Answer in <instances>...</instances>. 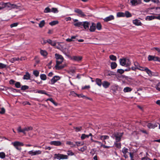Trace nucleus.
Returning <instances> with one entry per match:
<instances>
[{"label": "nucleus", "mask_w": 160, "mask_h": 160, "mask_svg": "<svg viewBox=\"0 0 160 160\" xmlns=\"http://www.w3.org/2000/svg\"><path fill=\"white\" fill-rule=\"evenodd\" d=\"M55 58L56 59V64L55 66V69L57 70H60L64 68L65 66V65H61L64 60L63 57L61 55L56 53L55 54Z\"/></svg>", "instance_id": "obj_1"}, {"label": "nucleus", "mask_w": 160, "mask_h": 160, "mask_svg": "<svg viewBox=\"0 0 160 160\" xmlns=\"http://www.w3.org/2000/svg\"><path fill=\"white\" fill-rule=\"evenodd\" d=\"M123 134V132H114L111 136V137L112 138L115 139L116 142H118L121 141V138Z\"/></svg>", "instance_id": "obj_2"}, {"label": "nucleus", "mask_w": 160, "mask_h": 160, "mask_svg": "<svg viewBox=\"0 0 160 160\" xmlns=\"http://www.w3.org/2000/svg\"><path fill=\"white\" fill-rule=\"evenodd\" d=\"M119 62L122 66H129L131 64L130 60L127 58H120L119 59Z\"/></svg>", "instance_id": "obj_3"}, {"label": "nucleus", "mask_w": 160, "mask_h": 160, "mask_svg": "<svg viewBox=\"0 0 160 160\" xmlns=\"http://www.w3.org/2000/svg\"><path fill=\"white\" fill-rule=\"evenodd\" d=\"M33 128L31 126L25 127L23 129H22L21 127H19L17 129V131L18 132H22L24 134H26V132H28L29 131L32 130Z\"/></svg>", "instance_id": "obj_4"}, {"label": "nucleus", "mask_w": 160, "mask_h": 160, "mask_svg": "<svg viewBox=\"0 0 160 160\" xmlns=\"http://www.w3.org/2000/svg\"><path fill=\"white\" fill-rule=\"evenodd\" d=\"M11 144L13 145L17 150H21V148L19 147L22 146L24 145L22 142L19 141H15L12 142Z\"/></svg>", "instance_id": "obj_5"}, {"label": "nucleus", "mask_w": 160, "mask_h": 160, "mask_svg": "<svg viewBox=\"0 0 160 160\" xmlns=\"http://www.w3.org/2000/svg\"><path fill=\"white\" fill-rule=\"evenodd\" d=\"M54 158L58 159H68V156L66 155H64L61 154H55L54 155Z\"/></svg>", "instance_id": "obj_6"}, {"label": "nucleus", "mask_w": 160, "mask_h": 160, "mask_svg": "<svg viewBox=\"0 0 160 160\" xmlns=\"http://www.w3.org/2000/svg\"><path fill=\"white\" fill-rule=\"evenodd\" d=\"M17 6L14 4H11L10 2H2V9H3L5 8H11L13 7V8H15Z\"/></svg>", "instance_id": "obj_7"}, {"label": "nucleus", "mask_w": 160, "mask_h": 160, "mask_svg": "<svg viewBox=\"0 0 160 160\" xmlns=\"http://www.w3.org/2000/svg\"><path fill=\"white\" fill-rule=\"evenodd\" d=\"M74 11L76 13L78 14V16L81 17H84L86 16V15L82 10L77 8L74 9Z\"/></svg>", "instance_id": "obj_8"}, {"label": "nucleus", "mask_w": 160, "mask_h": 160, "mask_svg": "<svg viewBox=\"0 0 160 160\" xmlns=\"http://www.w3.org/2000/svg\"><path fill=\"white\" fill-rule=\"evenodd\" d=\"M42 151L40 150L34 151L33 150H31L28 152V153L31 155V156H35L41 154Z\"/></svg>", "instance_id": "obj_9"}, {"label": "nucleus", "mask_w": 160, "mask_h": 160, "mask_svg": "<svg viewBox=\"0 0 160 160\" xmlns=\"http://www.w3.org/2000/svg\"><path fill=\"white\" fill-rule=\"evenodd\" d=\"M145 72L148 74V76L150 77L152 76H157L158 75V73L152 72L148 68H147Z\"/></svg>", "instance_id": "obj_10"}, {"label": "nucleus", "mask_w": 160, "mask_h": 160, "mask_svg": "<svg viewBox=\"0 0 160 160\" xmlns=\"http://www.w3.org/2000/svg\"><path fill=\"white\" fill-rule=\"evenodd\" d=\"M130 151V150L125 147H124L122 149V151L124 157L125 158H128V155L130 152H129Z\"/></svg>", "instance_id": "obj_11"}, {"label": "nucleus", "mask_w": 160, "mask_h": 160, "mask_svg": "<svg viewBox=\"0 0 160 160\" xmlns=\"http://www.w3.org/2000/svg\"><path fill=\"white\" fill-rule=\"evenodd\" d=\"M60 79V77L58 76H55L51 80L49 83L51 84H53L58 81Z\"/></svg>", "instance_id": "obj_12"}, {"label": "nucleus", "mask_w": 160, "mask_h": 160, "mask_svg": "<svg viewBox=\"0 0 160 160\" xmlns=\"http://www.w3.org/2000/svg\"><path fill=\"white\" fill-rule=\"evenodd\" d=\"M154 19H157L160 20V14L157 16H148L146 17L145 18L146 20L150 21Z\"/></svg>", "instance_id": "obj_13"}, {"label": "nucleus", "mask_w": 160, "mask_h": 160, "mask_svg": "<svg viewBox=\"0 0 160 160\" xmlns=\"http://www.w3.org/2000/svg\"><path fill=\"white\" fill-rule=\"evenodd\" d=\"M130 2L133 6H136L142 3L141 0H130Z\"/></svg>", "instance_id": "obj_14"}, {"label": "nucleus", "mask_w": 160, "mask_h": 160, "mask_svg": "<svg viewBox=\"0 0 160 160\" xmlns=\"http://www.w3.org/2000/svg\"><path fill=\"white\" fill-rule=\"evenodd\" d=\"M147 127L150 129L152 128L154 129L156 127H158V123H148L147 125Z\"/></svg>", "instance_id": "obj_15"}, {"label": "nucleus", "mask_w": 160, "mask_h": 160, "mask_svg": "<svg viewBox=\"0 0 160 160\" xmlns=\"http://www.w3.org/2000/svg\"><path fill=\"white\" fill-rule=\"evenodd\" d=\"M102 85L105 89L108 88L110 85V83L107 81H104L102 82Z\"/></svg>", "instance_id": "obj_16"}, {"label": "nucleus", "mask_w": 160, "mask_h": 160, "mask_svg": "<svg viewBox=\"0 0 160 160\" xmlns=\"http://www.w3.org/2000/svg\"><path fill=\"white\" fill-rule=\"evenodd\" d=\"M89 23L88 22L85 21L82 22V26H83L84 28L86 30L89 29Z\"/></svg>", "instance_id": "obj_17"}, {"label": "nucleus", "mask_w": 160, "mask_h": 160, "mask_svg": "<svg viewBox=\"0 0 160 160\" xmlns=\"http://www.w3.org/2000/svg\"><path fill=\"white\" fill-rule=\"evenodd\" d=\"M148 60L149 61H157L158 60V57H156L154 56L149 55L148 57Z\"/></svg>", "instance_id": "obj_18"}, {"label": "nucleus", "mask_w": 160, "mask_h": 160, "mask_svg": "<svg viewBox=\"0 0 160 160\" xmlns=\"http://www.w3.org/2000/svg\"><path fill=\"white\" fill-rule=\"evenodd\" d=\"M114 18L113 15H110L108 17H107L104 19H103V20L104 22H108L109 21L113 20L114 19Z\"/></svg>", "instance_id": "obj_19"}, {"label": "nucleus", "mask_w": 160, "mask_h": 160, "mask_svg": "<svg viewBox=\"0 0 160 160\" xmlns=\"http://www.w3.org/2000/svg\"><path fill=\"white\" fill-rule=\"evenodd\" d=\"M50 144L52 145L56 146H59L61 145L62 143L59 141H52L50 142Z\"/></svg>", "instance_id": "obj_20"}, {"label": "nucleus", "mask_w": 160, "mask_h": 160, "mask_svg": "<svg viewBox=\"0 0 160 160\" xmlns=\"http://www.w3.org/2000/svg\"><path fill=\"white\" fill-rule=\"evenodd\" d=\"M89 136H92V133H90L89 135H86L85 134H82L81 135V140H83L86 138H88Z\"/></svg>", "instance_id": "obj_21"}, {"label": "nucleus", "mask_w": 160, "mask_h": 160, "mask_svg": "<svg viewBox=\"0 0 160 160\" xmlns=\"http://www.w3.org/2000/svg\"><path fill=\"white\" fill-rule=\"evenodd\" d=\"M133 23L136 26H141L142 23L140 20L136 19L133 21Z\"/></svg>", "instance_id": "obj_22"}, {"label": "nucleus", "mask_w": 160, "mask_h": 160, "mask_svg": "<svg viewBox=\"0 0 160 160\" xmlns=\"http://www.w3.org/2000/svg\"><path fill=\"white\" fill-rule=\"evenodd\" d=\"M96 28V24L93 22L92 23V25L90 26L89 30L90 32H93L95 31Z\"/></svg>", "instance_id": "obj_23"}, {"label": "nucleus", "mask_w": 160, "mask_h": 160, "mask_svg": "<svg viewBox=\"0 0 160 160\" xmlns=\"http://www.w3.org/2000/svg\"><path fill=\"white\" fill-rule=\"evenodd\" d=\"M77 37V36H72L70 38H68L66 39V41L68 42H71L72 41H75L78 40L76 38Z\"/></svg>", "instance_id": "obj_24"}, {"label": "nucleus", "mask_w": 160, "mask_h": 160, "mask_svg": "<svg viewBox=\"0 0 160 160\" xmlns=\"http://www.w3.org/2000/svg\"><path fill=\"white\" fill-rule=\"evenodd\" d=\"M36 93H38L42 94H44L48 96H50V94L47 93L45 90H38L35 92Z\"/></svg>", "instance_id": "obj_25"}, {"label": "nucleus", "mask_w": 160, "mask_h": 160, "mask_svg": "<svg viewBox=\"0 0 160 160\" xmlns=\"http://www.w3.org/2000/svg\"><path fill=\"white\" fill-rule=\"evenodd\" d=\"M95 81L97 85L99 87H101L102 85V80L101 79L97 78L95 79Z\"/></svg>", "instance_id": "obj_26"}, {"label": "nucleus", "mask_w": 160, "mask_h": 160, "mask_svg": "<svg viewBox=\"0 0 160 160\" xmlns=\"http://www.w3.org/2000/svg\"><path fill=\"white\" fill-rule=\"evenodd\" d=\"M132 90V88L129 87H126L123 90L125 93L129 92H131Z\"/></svg>", "instance_id": "obj_27"}, {"label": "nucleus", "mask_w": 160, "mask_h": 160, "mask_svg": "<svg viewBox=\"0 0 160 160\" xmlns=\"http://www.w3.org/2000/svg\"><path fill=\"white\" fill-rule=\"evenodd\" d=\"M30 74L28 72H26L25 74L23 76V78L25 80H29L30 79Z\"/></svg>", "instance_id": "obj_28"}, {"label": "nucleus", "mask_w": 160, "mask_h": 160, "mask_svg": "<svg viewBox=\"0 0 160 160\" xmlns=\"http://www.w3.org/2000/svg\"><path fill=\"white\" fill-rule=\"evenodd\" d=\"M99 137L100 139L102 141L108 139L109 138V136L108 135H100Z\"/></svg>", "instance_id": "obj_29"}, {"label": "nucleus", "mask_w": 160, "mask_h": 160, "mask_svg": "<svg viewBox=\"0 0 160 160\" xmlns=\"http://www.w3.org/2000/svg\"><path fill=\"white\" fill-rule=\"evenodd\" d=\"M72 59L77 61H79L82 60V57L80 56H74L72 57Z\"/></svg>", "instance_id": "obj_30"}, {"label": "nucleus", "mask_w": 160, "mask_h": 160, "mask_svg": "<svg viewBox=\"0 0 160 160\" xmlns=\"http://www.w3.org/2000/svg\"><path fill=\"white\" fill-rule=\"evenodd\" d=\"M48 43L50 44L52 46H54L56 45V42L54 41H52L51 40L48 39Z\"/></svg>", "instance_id": "obj_31"}, {"label": "nucleus", "mask_w": 160, "mask_h": 160, "mask_svg": "<svg viewBox=\"0 0 160 160\" xmlns=\"http://www.w3.org/2000/svg\"><path fill=\"white\" fill-rule=\"evenodd\" d=\"M45 21L42 20L41 21L40 23L38 24L40 28H42L44 27L45 25Z\"/></svg>", "instance_id": "obj_32"}, {"label": "nucleus", "mask_w": 160, "mask_h": 160, "mask_svg": "<svg viewBox=\"0 0 160 160\" xmlns=\"http://www.w3.org/2000/svg\"><path fill=\"white\" fill-rule=\"evenodd\" d=\"M117 66V63L114 62H112L111 63V67L112 69L115 68Z\"/></svg>", "instance_id": "obj_33"}, {"label": "nucleus", "mask_w": 160, "mask_h": 160, "mask_svg": "<svg viewBox=\"0 0 160 160\" xmlns=\"http://www.w3.org/2000/svg\"><path fill=\"white\" fill-rule=\"evenodd\" d=\"M125 15L124 17H126L127 18H129L132 16V15L131 13L128 11H126L124 13Z\"/></svg>", "instance_id": "obj_34"}, {"label": "nucleus", "mask_w": 160, "mask_h": 160, "mask_svg": "<svg viewBox=\"0 0 160 160\" xmlns=\"http://www.w3.org/2000/svg\"><path fill=\"white\" fill-rule=\"evenodd\" d=\"M58 21H53L50 22L49 24L51 26H53L58 24Z\"/></svg>", "instance_id": "obj_35"}, {"label": "nucleus", "mask_w": 160, "mask_h": 160, "mask_svg": "<svg viewBox=\"0 0 160 160\" xmlns=\"http://www.w3.org/2000/svg\"><path fill=\"white\" fill-rule=\"evenodd\" d=\"M40 78L42 80H45L47 79V76L45 74H41L40 75Z\"/></svg>", "instance_id": "obj_36"}, {"label": "nucleus", "mask_w": 160, "mask_h": 160, "mask_svg": "<svg viewBox=\"0 0 160 160\" xmlns=\"http://www.w3.org/2000/svg\"><path fill=\"white\" fill-rule=\"evenodd\" d=\"M125 14L122 12H118L117 14V17H124Z\"/></svg>", "instance_id": "obj_37"}, {"label": "nucleus", "mask_w": 160, "mask_h": 160, "mask_svg": "<svg viewBox=\"0 0 160 160\" xmlns=\"http://www.w3.org/2000/svg\"><path fill=\"white\" fill-rule=\"evenodd\" d=\"M40 53L42 56H46L48 54V53L46 51L43 50H40Z\"/></svg>", "instance_id": "obj_38"}, {"label": "nucleus", "mask_w": 160, "mask_h": 160, "mask_svg": "<svg viewBox=\"0 0 160 160\" xmlns=\"http://www.w3.org/2000/svg\"><path fill=\"white\" fill-rule=\"evenodd\" d=\"M87 147L86 146H84L83 147L81 148H78V150L79 151H81L82 152H83L87 150Z\"/></svg>", "instance_id": "obj_39"}, {"label": "nucleus", "mask_w": 160, "mask_h": 160, "mask_svg": "<svg viewBox=\"0 0 160 160\" xmlns=\"http://www.w3.org/2000/svg\"><path fill=\"white\" fill-rule=\"evenodd\" d=\"M96 27L98 30H101L102 29V25L101 23L100 22L97 23L96 26Z\"/></svg>", "instance_id": "obj_40"}, {"label": "nucleus", "mask_w": 160, "mask_h": 160, "mask_svg": "<svg viewBox=\"0 0 160 160\" xmlns=\"http://www.w3.org/2000/svg\"><path fill=\"white\" fill-rule=\"evenodd\" d=\"M109 58L112 61H115L117 60V58L116 56L113 55H110Z\"/></svg>", "instance_id": "obj_41"}, {"label": "nucleus", "mask_w": 160, "mask_h": 160, "mask_svg": "<svg viewBox=\"0 0 160 160\" xmlns=\"http://www.w3.org/2000/svg\"><path fill=\"white\" fill-rule=\"evenodd\" d=\"M151 50L154 51V50H156L158 52V53H159L160 54V48L158 47H154L153 48H152L151 49Z\"/></svg>", "instance_id": "obj_42"}, {"label": "nucleus", "mask_w": 160, "mask_h": 160, "mask_svg": "<svg viewBox=\"0 0 160 160\" xmlns=\"http://www.w3.org/2000/svg\"><path fill=\"white\" fill-rule=\"evenodd\" d=\"M155 88L157 90L160 91V82L156 85Z\"/></svg>", "instance_id": "obj_43"}, {"label": "nucleus", "mask_w": 160, "mask_h": 160, "mask_svg": "<svg viewBox=\"0 0 160 160\" xmlns=\"http://www.w3.org/2000/svg\"><path fill=\"white\" fill-rule=\"evenodd\" d=\"M51 12L54 13H57L58 12V9L57 8H52L51 9Z\"/></svg>", "instance_id": "obj_44"}, {"label": "nucleus", "mask_w": 160, "mask_h": 160, "mask_svg": "<svg viewBox=\"0 0 160 160\" xmlns=\"http://www.w3.org/2000/svg\"><path fill=\"white\" fill-rule=\"evenodd\" d=\"M39 73V72L38 70H34L33 71V74L36 77H37L38 76Z\"/></svg>", "instance_id": "obj_45"}, {"label": "nucleus", "mask_w": 160, "mask_h": 160, "mask_svg": "<svg viewBox=\"0 0 160 160\" xmlns=\"http://www.w3.org/2000/svg\"><path fill=\"white\" fill-rule=\"evenodd\" d=\"M82 127H78L74 128L75 130V131L76 132L80 131L82 129Z\"/></svg>", "instance_id": "obj_46"}, {"label": "nucleus", "mask_w": 160, "mask_h": 160, "mask_svg": "<svg viewBox=\"0 0 160 160\" xmlns=\"http://www.w3.org/2000/svg\"><path fill=\"white\" fill-rule=\"evenodd\" d=\"M5 153L3 152H0V158L2 159H4L5 157Z\"/></svg>", "instance_id": "obj_47"}, {"label": "nucleus", "mask_w": 160, "mask_h": 160, "mask_svg": "<svg viewBox=\"0 0 160 160\" xmlns=\"http://www.w3.org/2000/svg\"><path fill=\"white\" fill-rule=\"evenodd\" d=\"M82 22H78L75 23L74 24V25L75 26L80 27L82 26Z\"/></svg>", "instance_id": "obj_48"}, {"label": "nucleus", "mask_w": 160, "mask_h": 160, "mask_svg": "<svg viewBox=\"0 0 160 160\" xmlns=\"http://www.w3.org/2000/svg\"><path fill=\"white\" fill-rule=\"evenodd\" d=\"M66 144L68 145H71V147H74L75 146V145L74 144L73 142L71 141H67Z\"/></svg>", "instance_id": "obj_49"}, {"label": "nucleus", "mask_w": 160, "mask_h": 160, "mask_svg": "<svg viewBox=\"0 0 160 160\" xmlns=\"http://www.w3.org/2000/svg\"><path fill=\"white\" fill-rule=\"evenodd\" d=\"M75 143L77 146H82L84 144V143L81 142H76Z\"/></svg>", "instance_id": "obj_50"}, {"label": "nucleus", "mask_w": 160, "mask_h": 160, "mask_svg": "<svg viewBox=\"0 0 160 160\" xmlns=\"http://www.w3.org/2000/svg\"><path fill=\"white\" fill-rule=\"evenodd\" d=\"M29 87L27 85L22 86L21 87V89L22 90H26L28 89Z\"/></svg>", "instance_id": "obj_51"}, {"label": "nucleus", "mask_w": 160, "mask_h": 160, "mask_svg": "<svg viewBox=\"0 0 160 160\" xmlns=\"http://www.w3.org/2000/svg\"><path fill=\"white\" fill-rule=\"evenodd\" d=\"M19 24V23L18 22H15L11 24L10 25V27L11 28H12L14 27H17Z\"/></svg>", "instance_id": "obj_52"}, {"label": "nucleus", "mask_w": 160, "mask_h": 160, "mask_svg": "<svg viewBox=\"0 0 160 160\" xmlns=\"http://www.w3.org/2000/svg\"><path fill=\"white\" fill-rule=\"evenodd\" d=\"M147 68L146 67H142L140 66V67L138 70L142 71H146Z\"/></svg>", "instance_id": "obj_53"}, {"label": "nucleus", "mask_w": 160, "mask_h": 160, "mask_svg": "<svg viewBox=\"0 0 160 160\" xmlns=\"http://www.w3.org/2000/svg\"><path fill=\"white\" fill-rule=\"evenodd\" d=\"M118 142H116V141L114 142V145L115 146L118 148H120L121 147V143H118Z\"/></svg>", "instance_id": "obj_54"}, {"label": "nucleus", "mask_w": 160, "mask_h": 160, "mask_svg": "<svg viewBox=\"0 0 160 160\" xmlns=\"http://www.w3.org/2000/svg\"><path fill=\"white\" fill-rule=\"evenodd\" d=\"M15 86L16 88H19L21 87V84L19 82H17L15 84Z\"/></svg>", "instance_id": "obj_55"}, {"label": "nucleus", "mask_w": 160, "mask_h": 160, "mask_svg": "<svg viewBox=\"0 0 160 160\" xmlns=\"http://www.w3.org/2000/svg\"><path fill=\"white\" fill-rule=\"evenodd\" d=\"M51 9L48 7L46 8L44 10V12L45 13H48L51 12Z\"/></svg>", "instance_id": "obj_56"}, {"label": "nucleus", "mask_w": 160, "mask_h": 160, "mask_svg": "<svg viewBox=\"0 0 160 160\" xmlns=\"http://www.w3.org/2000/svg\"><path fill=\"white\" fill-rule=\"evenodd\" d=\"M134 65L135 66V67L137 69H139V68L140 67V66L139 64L137 62L134 63Z\"/></svg>", "instance_id": "obj_57"}, {"label": "nucleus", "mask_w": 160, "mask_h": 160, "mask_svg": "<svg viewBox=\"0 0 160 160\" xmlns=\"http://www.w3.org/2000/svg\"><path fill=\"white\" fill-rule=\"evenodd\" d=\"M7 65L2 63H0V69H3L6 68Z\"/></svg>", "instance_id": "obj_58"}, {"label": "nucleus", "mask_w": 160, "mask_h": 160, "mask_svg": "<svg viewBox=\"0 0 160 160\" xmlns=\"http://www.w3.org/2000/svg\"><path fill=\"white\" fill-rule=\"evenodd\" d=\"M119 86L118 85L115 84L114 85H113L112 86V87L113 89H114V90H117Z\"/></svg>", "instance_id": "obj_59"}, {"label": "nucleus", "mask_w": 160, "mask_h": 160, "mask_svg": "<svg viewBox=\"0 0 160 160\" xmlns=\"http://www.w3.org/2000/svg\"><path fill=\"white\" fill-rule=\"evenodd\" d=\"M68 156H73L74 153L71 150H68L67 152Z\"/></svg>", "instance_id": "obj_60"}, {"label": "nucleus", "mask_w": 160, "mask_h": 160, "mask_svg": "<svg viewBox=\"0 0 160 160\" xmlns=\"http://www.w3.org/2000/svg\"><path fill=\"white\" fill-rule=\"evenodd\" d=\"M124 71L122 69H118L117 70V72L121 74H122L124 72Z\"/></svg>", "instance_id": "obj_61"}, {"label": "nucleus", "mask_w": 160, "mask_h": 160, "mask_svg": "<svg viewBox=\"0 0 160 160\" xmlns=\"http://www.w3.org/2000/svg\"><path fill=\"white\" fill-rule=\"evenodd\" d=\"M11 90L14 92H19L20 91L19 90L17 89H14L13 88H11Z\"/></svg>", "instance_id": "obj_62"}, {"label": "nucleus", "mask_w": 160, "mask_h": 160, "mask_svg": "<svg viewBox=\"0 0 160 160\" xmlns=\"http://www.w3.org/2000/svg\"><path fill=\"white\" fill-rule=\"evenodd\" d=\"M70 95L75 97L77 96L78 94L76 93L74 91H71L70 93Z\"/></svg>", "instance_id": "obj_63"}, {"label": "nucleus", "mask_w": 160, "mask_h": 160, "mask_svg": "<svg viewBox=\"0 0 160 160\" xmlns=\"http://www.w3.org/2000/svg\"><path fill=\"white\" fill-rule=\"evenodd\" d=\"M5 109L3 108H1V110L0 111V114H3L5 113Z\"/></svg>", "instance_id": "obj_64"}]
</instances>
